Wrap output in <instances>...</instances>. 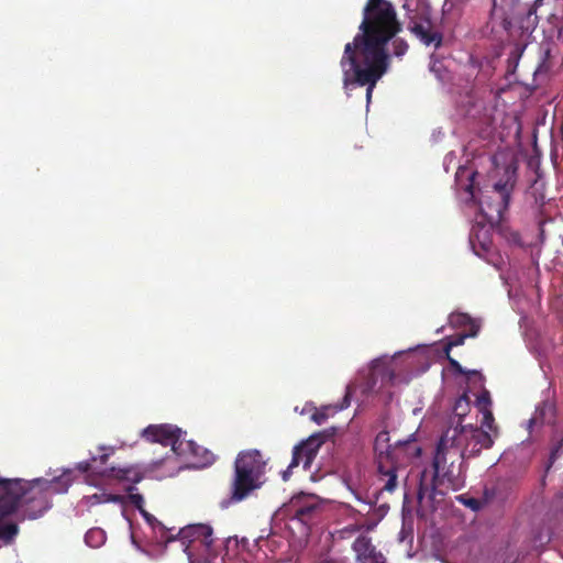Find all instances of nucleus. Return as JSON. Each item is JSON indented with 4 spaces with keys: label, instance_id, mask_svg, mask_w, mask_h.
I'll return each instance as SVG.
<instances>
[{
    "label": "nucleus",
    "instance_id": "nucleus-1",
    "mask_svg": "<svg viewBox=\"0 0 563 563\" xmlns=\"http://www.w3.org/2000/svg\"><path fill=\"white\" fill-rule=\"evenodd\" d=\"M358 30L353 41L345 44L340 66L344 87L367 86L369 101L376 84L389 68L390 54L386 46L402 31V23L391 2L367 0Z\"/></svg>",
    "mask_w": 563,
    "mask_h": 563
},
{
    "label": "nucleus",
    "instance_id": "nucleus-2",
    "mask_svg": "<svg viewBox=\"0 0 563 563\" xmlns=\"http://www.w3.org/2000/svg\"><path fill=\"white\" fill-rule=\"evenodd\" d=\"M73 481L71 470H65L51 479L0 477V500L5 503L3 512H18L21 521L42 518L53 507V496L66 493Z\"/></svg>",
    "mask_w": 563,
    "mask_h": 563
},
{
    "label": "nucleus",
    "instance_id": "nucleus-3",
    "mask_svg": "<svg viewBox=\"0 0 563 563\" xmlns=\"http://www.w3.org/2000/svg\"><path fill=\"white\" fill-rule=\"evenodd\" d=\"M465 451L455 441L449 439L448 433L440 438L433 457V473L428 481L427 471L421 474L417 497L419 503L427 497L434 499L435 493L443 494L439 487L460 490L465 486L466 466L464 460Z\"/></svg>",
    "mask_w": 563,
    "mask_h": 563
},
{
    "label": "nucleus",
    "instance_id": "nucleus-4",
    "mask_svg": "<svg viewBox=\"0 0 563 563\" xmlns=\"http://www.w3.org/2000/svg\"><path fill=\"white\" fill-rule=\"evenodd\" d=\"M389 440V432L383 430L374 441L376 479L380 485V494H393L398 488L400 479H407V463L421 453V449L415 441L390 445Z\"/></svg>",
    "mask_w": 563,
    "mask_h": 563
},
{
    "label": "nucleus",
    "instance_id": "nucleus-5",
    "mask_svg": "<svg viewBox=\"0 0 563 563\" xmlns=\"http://www.w3.org/2000/svg\"><path fill=\"white\" fill-rule=\"evenodd\" d=\"M514 187V175L507 173L505 180L500 179L494 185L492 191L482 195L477 203L483 223H487L490 227L500 223L504 213L508 209Z\"/></svg>",
    "mask_w": 563,
    "mask_h": 563
},
{
    "label": "nucleus",
    "instance_id": "nucleus-6",
    "mask_svg": "<svg viewBox=\"0 0 563 563\" xmlns=\"http://www.w3.org/2000/svg\"><path fill=\"white\" fill-rule=\"evenodd\" d=\"M181 430L172 424H151L142 432L143 438L152 443H159L164 446H172L173 452L183 454L189 451L192 455H198L200 446L192 441L186 442V449L183 448Z\"/></svg>",
    "mask_w": 563,
    "mask_h": 563
},
{
    "label": "nucleus",
    "instance_id": "nucleus-7",
    "mask_svg": "<svg viewBox=\"0 0 563 563\" xmlns=\"http://www.w3.org/2000/svg\"><path fill=\"white\" fill-rule=\"evenodd\" d=\"M323 442V435L318 433L295 445L292 449L291 462L287 468L282 472L283 481L287 482L292 474V470L300 464H302L303 470H309Z\"/></svg>",
    "mask_w": 563,
    "mask_h": 563
},
{
    "label": "nucleus",
    "instance_id": "nucleus-8",
    "mask_svg": "<svg viewBox=\"0 0 563 563\" xmlns=\"http://www.w3.org/2000/svg\"><path fill=\"white\" fill-rule=\"evenodd\" d=\"M264 484V477L234 462V474L231 483L230 499L233 503L245 500L253 492Z\"/></svg>",
    "mask_w": 563,
    "mask_h": 563
},
{
    "label": "nucleus",
    "instance_id": "nucleus-9",
    "mask_svg": "<svg viewBox=\"0 0 563 563\" xmlns=\"http://www.w3.org/2000/svg\"><path fill=\"white\" fill-rule=\"evenodd\" d=\"M407 29L426 46L438 49L442 46L443 34L432 23L427 12L415 13L408 18Z\"/></svg>",
    "mask_w": 563,
    "mask_h": 563
},
{
    "label": "nucleus",
    "instance_id": "nucleus-10",
    "mask_svg": "<svg viewBox=\"0 0 563 563\" xmlns=\"http://www.w3.org/2000/svg\"><path fill=\"white\" fill-rule=\"evenodd\" d=\"M450 439L454 440L455 444H459L465 451L467 459L479 454L483 449L492 448L494 443L487 431L472 427L468 431L463 427L457 438L453 435Z\"/></svg>",
    "mask_w": 563,
    "mask_h": 563
},
{
    "label": "nucleus",
    "instance_id": "nucleus-11",
    "mask_svg": "<svg viewBox=\"0 0 563 563\" xmlns=\"http://www.w3.org/2000/svg\"><path fill=\"white\" fill-rule=\"evenodd\" d=\"M352 549L358 563H385L384 555L376 550L367 536L357 537L352 544Z\"/></svg>",
    "mask_w": 563,
    "mask_h": 563
},
{
    "label": "nucleus",
    "instance_id": "nucleus-12",
    "mask_svg": "<svg viewBox=\"0 0 563 563\" xmlns=\"http://www.w3.org/2000/svg\"><path fill=\"white\" fill-rule=\"evenodd\" d=\"M212 528L208 525H189L183 529H180L178 536L179 539L185 544L188 543H195L199 542L200 544L205 545L206 548H210L213 544V538H212Z\"/></svg>",
    "mask_w": 563,
    "mask_h": 563
},
{
    "label": "nucleus",
    "instance_id": "nucleus-13",
    "mask_svg": "<svg viewBox=\"0 0 563 563\" xmlns=\"http://www.w3.org/2000/svg\"><path fill=\"white\" fill-rule=\"evenodd\" d=\"M319 511L320 508L316 503L301 498L292 499L288 508L289 515L305 525L312 521Z\"/></svg>",
    "mask_w": 563,
    "mask_h": 563
},
{
    "label": "nucleus",
    "instance_id": "nucleus-14",
    "mask_svg": "<svg viewBox=\"0 0 563 563\" xmlns=\"http://www.w3.org/2000/svg\"><path fill=\"white\" fill-rule=\"evenodd\" d=\"M234 462L262 477L265 475L267 461L262 452L256 449L241 451Z\"/></svg>",
    "mask_w": 563,
    "mask_h": 563
},
{
    "label": "nucleus",
    "instance_id": "nucleus-15",
    "mask_svg": "<svg viewBox=\"0 0 563 563\" xmlns=\"http://www.w3.org/2000/svg\"><path fill=\"white\" fill-rule=\"evenodd\" d=\"M5 503L0 500V547L11 544L19 534V526L15 522H3V519L12 514H4Z\"/></svg>",
    "mask_w": 563,
    "mask_h": 563
},
{
    "label": "nucleus",
    "instance_id": "nucleus-16",
    "mask_svg": "<svg viewBox=\"0 0 563 563\" xmlns=\"http://www.w3.org/2000/svg\"><path fill=\"white\" fill-rule=\"evenodd\" d=\"M494 494H495L494 489L492 492H489L488 488H485V490H484L485 500L470 497L467 495H460L456 497V499L464 506L468 507L470 509L477 511L483 508V506L488 501L489 498H492L494 496Z\"/></svg>",
    "mask_w": 563,
    "mask_h": 563
},
{
    "label": "nucleus",
    "instance_id": "nucleus-17",
    "mask_svg": "<svg viewBox=\"0 0 563 563\" xmlns=\"http://www.w3.org/2000/svg\"><path fill=\"white\" fill-rule=\"evenodd\" d=\"M449 320L451 325L464 328L465 332L473 330V327L479 330V325L467 313H452Z\"/></svg>",
    "mask_w": 563,
    "mask_h": 563
},
{
    "label": "nucleus",
    "instance_id": "nucleus-18",
    "mask_svg": "<svg viewBox=\"0 0 563 563\" xmlns=\"http://www.w3.org/2000/svg\"><path fill=\"white\" fill-rule=\"evenodd\" d=\"M477 333L478 329H475L473 327V330L463 333H457L455 335L448 338V342L444 346V352L450 353L452 347L463 345L466 338H475Z\"/></svg>",
    "mask_w": 563,
    "mask_h": 563
},
{
    "label": "nucleus",
    "instance_id": "nucleus-19",
    "mask_svg": "<svg viewBox=\"0 0 563 563\" xmlns=\"http://www.w3.org/2000/svg\"><path fill=\"white\" fill-rule=\"evenodd\" d=\"M541 63L539 64L536 74H547L552 68L551 64V47L549 43L541 44Z\"/></svg>",
    "mask_w": 563,
    "mask_h": 563
},
{
    "label": "nucleus",
    "instance_id": "nucleus-20",
    "mask_svg": "<svg viewBox=\"0 0 563 563\" xmlns=\"http://www.w3.org/2000/svg\"><path fill=\"white\" fill-rule=\"evenodd\" d=\"M388 43H390V46H391L390 57L395 56L396 58L401 59L407 54V52L409 49L408 42L405 38L399 37L397 35H395V37L390 38V41Z\"/></svg>",
    "mask_w": 563,
    "mask_h": 563
},
{
    "label": "nucleus",
    "instance_id": "nucleus-21",
    "mask_svg": "<svg viewBox=\"0 0 563 563\" xmlns=\"http://www.w3.org/2000/svg\"><path fill=\"white\" fill-rule=\"evenodd\" d=\"M85 541L91 548H99L106 541V533L100 528L90 529L85 534Z\"/></svg>",
    "mask_w": 563,
    "mask_h": 563
},
{
    "label": "nucleus",
    "instance_id": "nucleus-22",
    "mask_svg": "<svg viewBox=\"0 0 563 563\" xmlns=\"http://www.w3.org/2000/svg\"><path fill=\"white\" fill-rule=\"evenodd\" d=\"M111 475L120 481H130L132 483H139L142 477L139 473L130 468H111Z\"/></svg>",
    "mask_w": 563,
    "mask_h": 563
},
{
    "label": "nucleus",
    "instance_id": "nucleus-23",
    "mask_svg": "<svg viewBox=\"0 0 563 563\" xmlns=\"http://www.w3.org/2000/svg\"><path fill=\"white\" fill-rule=\"evenodd\" d=\"M97 463V457H92L90 461H84L79 462L76 466V468L81 473H91L96 475H106L107 470H99L93 466V464Z\"/></svg>",
    "mask_w": 563,
    "mask_h": 563
},
{
    "label": "nucleus",
    "instance_id": "nucleus-24",
    "mask_svg": "<svg viewBox=\"0 0 563 563\" xmlns=\"http://www.w3.org/2000/svg\"><path fill=\"white\" fill-rule=\"evenodd\" d=\"M134 486H129L126 492L129 493L128 498L130 503L135 506L140 512H144V498L139 493H133Z\"/></svg>",
    "mask_w": 563,
    "mask_h": 563
},
{
    "label": "nucleus",
    "instance_id": "nucleus-25",
    "mask_svg": "<svg viewBox=\"0 0 563 563\" xmlns=\"http://www.w3.org/2000/svg\"><path fill=\"white\" fill-rule=\"evenodd\" d=\"M477 406L482 412L490 410L492 399L488 390H484L477 396Z\"/></svg>",
    "mask_w": 563,
    "mask_h": 563
},
{
    "label": "nucleus",
    "instance_id": "nucleus-26",
    "mask_svg": "<svg viewBox=\"0 0 563 563\" xmlns=\"http://www.w3.org/2000/svg\"><path fill=\"white\" fill-rule=\"evenodd\" d=\"M93 498L98 499L99 503H123L124 497L121 495L108 494L98 496L95 494Z\"/></svg>",
    "mask_w": 563,
    "mask_h": 563
},
{
    "label": "nucleus",
    "instance_id": "nucleus-27",
    "mask_svg": "<svg viewBox=\"0 0 563 563\" xmlns=\"http://www.w3.org/2000/svg\"><path fill=\"white\" fill-rule=\"evenodd\" d=\"M562 445H563V439H561L559 442H556L552 446L551 453H550V457H549L548 468H550L552 466V464L555 462V460L559 457V454H560V451L562 449Z\"/></svg>",
    "mask_w": 563,
    "mask_h": 563
},
{
    "label": "nucleus",
    "instance_id": "nucleus-28",
    "mask_svg": "<svg viewBox=\"0 0 563 563\" xmlns=\"http://www.w3.org/2000/svg\"><path fill=\"white\" fill-rule=\"evenodd\" d=\"M327 410H328L327 407L322 408L321 410H317L316 412L312 413L311 419L317 424L324 423L327 421V419L329 418V415H328Z\"/></svg>",
    "mask_w": 563,
    "mask_h": 563
},
{
    "label": "nucleus",
    "instance_id": "nucleus-29",
    "mask_svg": "<svg viewBox=\"0 0 563 563\" xmlns=\"http://www.w3.org/2000/svg\"><path fill=\"white\" fill-rule=\"evenodd\" d=\"M483 413L482 427L487 428L488 430L494 429V416L492 410H485Z\"/></svg>",
    "mask_w": 563,
    "mask_h": 563
},
{
    "label": "nucleus",
    "instance_id": "nucleus-30",
    "mask_svg": "<svg viewBox=\"0 0 563 563\" xmlns=\"http://www.w3.org/2000/svg\"><path fill=\"white\" fill-rule=\"evenodd\" d=\"M446 354V358L449 361V364L451 366V368L457 373V374H466V369L462 367V365L453 357L450 356V353H445Z\"/></svg>",
    "mask_w": 563,
    "mask_h": 563
},
{
    "label": "nucleus",
    "instance_id": "nucleus-31",
    "mask_svg": "<svg viewBox=\"0 0 563 563\" xmlns=\"http://www.w3.org/2000/svg\"><path fill=\"white\" fill-rule=\"evenodd\" d=\"M350 398H351V393H350V390L347 389V391H346V394H345V396H344V398H343V401H342V404L338 407V409H339V410H342V409H344V408L349 407V406H350Z\"/></svg>",
    "mask_w": 563,
    "mask_h": 563
},
{
    "label": "nucleus",
    "instance_id": "nucleus-32",
    "mask_svg": "<svg viewBox=\"0 0 563 563\" xmlns=\"http://www.w3.org/2000/svg\"><path fill=\"white\" fill-rule=\"evenodd\" d=\"M214 460V456L211 452L205 450V455H203V465H207V464H211Z\"/></svg>",
    "mask_w": 563,
    "mask_h": 563
},
{
    "label": "nucleus",
    "instance_id": "nucleus-33",
    "mask_svg": "<svg viewBox=\"0 0 563 563\" xmlns=\"http://www.w3.org/2000/svg\"><path fill=\"white\" fill-rule=\"evenodd\" d=\"M141 514L148 523L153 525V522L156 521L155 517L148 514L145 509L144 512Z\"/></svg>",
    "mask_w": 563,
    "mask_h": 563
},
{
    "label": "nucleus",
    "instance_id": "nucleus-34",
    "mask_svg": "<svg viewBox=\"0 0 563 563\" xmlns=\"http://www.w3.org/2000/svg\"><path fill=\"white\" fill-rule=\"evenodd\" d=\"M465 376H467L468 378L471 376H478L481 379L483 378L481 373L478 371H475V369H472V371H467L466 369V374H464Z\"/></svg>",
    "mask_w": 563,
    "mask_h": 563
},
{
    "label": "nucleus",
    "instance_id": "nucleus-35",
    "mask_svg": "<svg viewBox=\"0 0 563 563\" xmlns=\"http://www.w3.org/2000/svg\"><path fill=\"white\" fill-rule=\"evenodd\" d=\"M545 409H548L549 411L553 412V410H554V405H553V402H551V401H545V402L543 404V409H542V411L544 412V410H545Z\"/></svg>",
    "mask_w": 563,
    "mask_h": 563
},
{
    "label": "nucleus",
    "instance_id": "nucleus-36",
    "mask_svg": "<svg viewBox=\"0 0 563 563\" xmlns=\"http://www.w3.org/2000/svg\"><path fill=\"white\" fill-rule=\"evenodd\" d=\"M109 459V454H102L99 459H97V462L99 461L101 465H104Z\"/></svg>",
    "mask_w": 563,
    "mask_h": 563
},
{
    "label": "nucleus",
    "instance_id": "nucleus-37",
    "mask_svg": "<svg viewBox=\"0 0 563 563\" xmlns=\"http://www.w3.org/2000/svg\"><path fill=\"white\" fill-rule=\"evenodd\" d=\"M453 4H464L466 3L468 0H450Z\"/></svg>",
    "mask_w": 563,
    "mask_h": 563
},
{
    "label": "nucleus",
    "instance_id": "nucleus-38",
    "mask_svg": "<svg viewBox=\"0 0 563 563\" xmlns=\"http://www.w3.org/2000/svg\"><path fill=\"white\" fill-rule=\"evenodd\" d=\"M512 238H514V241H515V242H518V241H519V234H518V233H514V234H512Z\"/></svg>",
    "mask_w": 563,
    "mask_h": 563
},
{
    "label": "nucleus",
    "instance_id": "nucleus-39",
    "mask_svg": "<svg viewBox=\"0 0 563 563\" xmlns=\"http://www.w3.org/2000/svg\"><path fill=\"white\" fill-rule=\"evenodd\" d=\"M471 244H472L473 249L475 250V244H474L473 238H471Z\"/></svg>",
    "mask_w": 563,
    "mask_h": 563
}]
</instances>
